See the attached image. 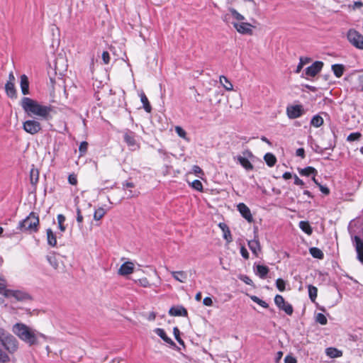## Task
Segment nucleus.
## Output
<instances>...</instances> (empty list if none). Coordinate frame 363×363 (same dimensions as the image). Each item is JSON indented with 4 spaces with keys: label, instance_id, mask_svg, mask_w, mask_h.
<instances>
[{
    "label": "nucleus",
    "instance_id": "1",
    "mask_svg": "<svg viewBox=\"0 0 363 363\" xmlns=\"http://www.w3.org/2000/svg\"><path fill=\"white\" fill-rule=\"evenodd\" d=\"M21 105L28 116H36L39 119L45 121L50 120L52 117L53 107L50 105H43L28 97H23Z\"/></svg>",
    "mask_w": 363,
    "mask_h": 363
},
{
    "label": "nucleus",
    "instance_id": "2",
    "mask_svg": "<svg viewBox=\"0 0 363 363\" xmlns=\"http://www.w3.org/2000/svg\"><path fill=\"white\" fill-rule=\"evenodd\" d=\"M18 349L16 338L0 327V363H9L11 361L9 354H14Z\"/></svg>",
    "mask_w": 363,
    "mask_h": 363
},
{
    "label": "nucleus",
    "instance_id": "3",
    "mask_svg": "<svg viewBox=\"0 0 363 363\" xmlns=\"http://www.w3.org/2000/svg\"><path fill=\"white\" fill-rule=\"evenodd\" d=\"M13 333L23 342L30 346L38 344V337L45 336L24 323H18L13 326Z\"/></svg>",
    "mask_w": 363,
    "mask_h": 363
},
{
    "label": "nucleus",
    "instance_id": "4",
    "mask_svg": "<svg viewBox=\"0 0 363 363\" xmlns=\"http://www.w3.org/2000/svg\"><path fill=\"white\" fill-rule=\"evenodd\" d=\"M38 225V216L35 213L31 212L25 219L19 223L18 228L22 231L36 232Z\"/></svg>",
    "mask_w": 363,
    "mask_h": 363
},
{
    "label": "nucleus",
    "instance_id": "5",
    "mask_svg": "<svg viewBox=\"0 0 363 363\" xmlns=\"http://www.w3.org/2000/svg\"><path fill=\"white\" fill-rule=\"evenodd\" d=\"M348 41L356 48L363 50V35L354 29H350L347 34Z\"/></svg>",
    "mask_w": 363,
    "mask_h": 363
},
{
    "label": "nucleus",
    "instance_id": "6",
    "mask_svg": "<svg viewBox=\"0 0 363 363\" xmlns=\"http://www.w3.org/2000/svg\"><path fill=\"white\" fill-rule=\"evenodd\" d=\"M41 124L35 119L27 120L23 123V129L28 133L35 135L41 130Z\"/></svg>",
    "mask_w": 363,
    "mask_h": 363
},
{
    "label": "nucleus",
    "instance_id": "7",
    "mask_svg": "<svg viewBox=\"0 0 363 363\" xmlns=\"http://www.w3.org/2000/svg\"><path fill=\"white\" fill-rule=\"evenodd\" d=\"M304 113L303 106L301 104L290 105L286 107V115L290 119L299 118Z\"/></svg>",
    "mask_w": 363,
    "mask_h": 363
},
{
    "label": "nucleus",
    "instance_id": "8",
    "mask_svg": "<svg viewBox=\"0 0 363 363\" xmlns=\"http://www.w3.org/2000/svg\"><path fill=\"white\" fill-rule=\"evenodd\" d=\"M274 303L280 310L284 311L287 315H291L293 313L294 309L292 306L286 302L282 296L279 294L276 295L274 297Z\"/></svg>",
    "mask_w": 363,
    "mask_h": 363
},
{
    "label": "nucleus",
    "instance_id": "9",
    "mask_svg": "<svg viewBox=\"0 0 363 363\" xmlns=\"http://www.w3.org/2000/svg\"><path fill=\"white\" fill-rule=\"evenodd\" d=\"M232 23L239 33L242 35L252 34V28L254 26L251 23L247 22H233Z\"/></svg>",
    "mask_w": 363,
    "mask_h": 363
},
{
    "label": "nucleus",
    "instance_id": "10",
    "mask_svg": "<svg viewBox=\"0 0 363 363\" xmlns=\"http://www.w3.org/2000/svg\"><path fill=\"white\" fill-rule=\"evenodd\" d=\"M323 63L320 61L313 62L311 66L306 69L305 74L307 77H315L319 73L323 67Z\"/></svg>",
    "mask_w": 363,
    "mask_h": 363
},
{
    "label": "nucleus",
    "instance_id": "11",
    "mask_svg": "<svg viewBox=\"0 0 363 363\" xmlns=\"http://www.w3.org/2000/svg\"><path fill=\"white\" fill-rule=\"evenodd\" d=\"M4 296L7 298L13 297L18 301H23L29 298V296L23 291L9 289H7L5 292Z\"/></svg>",
    "mask_w": 363,
    "mask_h": 363
},
{
    "label": "nucleus",
    "instance_id": "12",
    "mask_svg": "<svg viewBox=\"0 0 363 363\" xmlns=\"http://www.w3.org/2000/svg\"><path fill=\"white\" fill-rule=\"evenodd\" d=\"M238 210L248 222L251 223L253 220V218L250 208L243 203H240L238 205Z\"/></svg>",
    "mask_w": 363,
    "mask_h": 363
},
{
    "label": "nucleus",
    "instance_id": "13",
    "mask_svg": "<svg viewBox=\"0 0 363 363\" xmlns=\"http://www.w3.org/2000/svg\"><path fill=\"white\" fill-rule=\"evenodd\" d=\"M134 271V264L132 262H125L118 269V274L121 276H127L132 274Z\"/></svg>",
    "mask_w": 363,
    "mask_h": 363
},
{
    "label": "nucleus",
    "instance_id": "14",
    "mask_svg": "<svg viewBox=\"0 0 363 363\" xmlns=\"http://www.w3.org/2000/svg\"><path fill=\"white\" fill-rule=\"evenodd\" d=\"M354 244L357 253V258L363 264V240L359 237L354 236Z\"/></svg>",
    "mask_w": 363,
    "mask_h": 363
},
{
    "label": "nucleus",
    "instance_id": "15",
    "mask_svg": "<svg viewBox=\"0 0 363 363\" xmlns=\"http://www.w3.org/2000/svg\"><path fill=\"white\" fill-rule=\"evenodd\" d=\"M134 187L135 184L133 182H125L123 183V189L125 190L128 189L127 197L128 199L137 197L139 196L140 192L138 191H133L131 189Z\"/></svg>",
    "mask_w": 363,
    "mask_h": 363
},
{
    "label": "nucleus",
    "instance_id": "16",
    "mask_svg": "<svg viewBox=\"0 0 363 363\" xmlns=\"http://www.w3.org/2000/svg\"><path fill=\"white\" fill-rule=\"evenodd\" d=\"M248 247L252 251V252L256 256L258 257L259 252H261V246L258 240L254 239L248 241Z\"/></svg>",
    "mask_w": 363,
    "mask_h": 363
},
{
    "label": "nucleus",
    "instance_id": "17",
    "mask_svg": "<svg viewBox=\"0 0 363 363\" xmlns=\"http://www.w3.org/2000/svg\"><path fill=\"white\" fill-rule=\"evenodd\" d=\"M218 227L220 228L223 233V238L227 241L228 243L231 242L233 241V238L228 226L224 223H220L218 224Z\"/></svg>",
    "mask_w": 363,
    "mask_h": 363
},
{
    "label": "nucleus",
    "instance_id": "18",
    "mask_svg": "<svg viewBox=\"0 0 363 363\" xmlns=\"http://www.w3.org/2000/svg\"><path fill=\"white\" fill-rule=\"evenodd\" d=\"M20 86L21 92L23 95L29 94V82L28 78L26 74H22L21 76Z\"/></svg>",
    "mask_w": 363,
    "mask_h": 363
},
{
    "label": "nucleus",
    "instance_id": "19",
    "mask_svg": "<svg viewBox=\"0 0 363 363\" xmlns=\"http://www.w3.org/2000/svg\"><path fill=\"white\" fill-rule=\"evenodd\" d=\"M169 313L173 316H186L187 315V311L182 306L172 307Z\"/></svg>",
    "mask_w": 363,
    "mask_h": 363
},
{
    "label": "nucleus",
    "instance_id": "20",
    "mask_svg": "<svg viewBox=\"0 0 363 363\" xmlns=\"http://www.w3.org/2000/svg\"><path fill=\"white\" fill-rule=\"evenodd\" d=\"M170 273L173 278L180 283H184L187 279V274L184 271H172Z\"/></svg>",
    "mask_w": 363,
    "mask_h": 363
},
{
    "label": "nucleus",
    "instance_id": "21",
    "mask_svg": "<svg viewBox=\"0 0 363 363\" xmlns=\"http://www.w3.org/2000/svg\"><path fill=\"white\" fill-rule=\"evenodd\" d=\"M325 354L330 358H337L342 356V352L335 347H328L325 349Z\"/></svg>",
    "mask_w": 363,
    "mask_h": 363
},
{
    "label": "nucleus",
    "instance_id": "22",
    "mask_svg": "<svg viewBox=\"0 0 363 363\" xmlns=\"http://www.w3.org/2000/svg\"><path fill=\"white\" fill-rule=\"evenodd\" d=\"M46 234L48 244L51 247H55L57 245V238L54 232L50 228H48L46 230Z\"/></svg>",
    "mask_w": 363,
    "mask_h": 363
},
{
    "label": "nucleus",
    "instance_id": "23",
    "mask_svg": "<svg viewBox=\"0 0 363 363\" xmlns=\"http://www.w3.org/2000/svg\"><path fill=\"white\" fill-rule=\"evenodd\" d=\"M135 282L140 286H142L144 288H150L152 286L157 287L160 285V284H155L150 283L149 281V280L147 279V278H146V277H143V278L136 279V280H135Z\"/></svg>",
    "mask_w": 363,
    "mask_h": 363
},
{
    "label": "nucleus",
    "instance_id": "24",
    "mask_svg": "<svg viewBox=\"0 0 363 363\" xmlns=\"http://www.w3.org/2000/svg\"><path fill=\"white\" fill-rule=\"evenodd\" d=\"M219 82L226 91H230L233 90V84L226 77L223 75L220 76Z\"/></svg>",
    "mask_w": 363,
    "mask_h": 363
},
{
    "label": "nucleus",
    "instance_id": "25",
    "mask_svg": "<svg viewBox=\"0 0 363 363\" xmlns=\"http://www.w3.org/2000/svg\"><path fill=\"white\" fill-rule=\"evenodd\" d=\"M155 333L160 336L164 342L171 345H174V342L169 338L167 335L165 331L162 328H156L155 330Z\"/></svg>",
    "mask_w": 363,
    "mask_h": 363
},
{
    "label": "nucleus",
    "instance_id": "26",
    "mask_svg": "<svg viewBox=\"0 0 363 363\" xmlns=\"http://www.w3.org/2000/svg\"><path fill=\"white\" fill-rule=\"evenodd\" d=\"M14 84L15 83H6L5 85L6 93L10 98H16V91Z\"/></svg>",
    "mask_w": 363,
    "mask_h": 363
},
{
    "label": "nucleus",
    "instance_id": "27",
    "mask_svg": "<svg viewBox=\"0 0 363 363\" xmlns=\"http://www.w3.org/2000/svg\"><path fill=\"white\" fill-rule=\"evenodd\" d=\"M268 272V267L261 264L256 265V274H257L260 278L264 279Z\"/></svg>",
    "mask_w": 363,
    "mask_h": 363
},
{
    "label": "nucleus",
    "instance_id": "28",
    "mask_svg": "<svg viewBox=\"0 0 363 363\" xmlns=\"http://www.w3.org/2000/svg\"><path fill=\"white\" fill-rule=\"evenodd\" d=\"M139 96L140 98V101L143 105V108L145 110V111H147V113H150L151 111V106L149 103V101L146 96V95L145 94V93L143 91H141L140 94H139Z\"/></svg>",
    "mask_w": 363,
    "mask_h": 363
},
{
    "label": "nucleus",
    "instance_id": "29",
    "mask_svg": "<svg viewBox=\"0 0 363 363\" xmlns=\"http://www.w3.org/2000/svg\"><path fill=\"white\" fill-rule=\"evenodd\" d=\"M323 123L324 120L319 114L313 116L310 122L311 125L315 128L320 127L323 125Z\"/></svg>",
    "mask_w": 363,
    "mask_h": 363
},
{
    "label": "nucleus",
    "instance_id": "30",
    "mask_svg": "<svg viewBox=\"0 0 363 363\" xmlns=\"http://www.w3.org/2000/svg\"><path fill=\"white\" fill-rule=\"evenodd\" d=\"M238 160L246 170H252L253 169V165L247 158L242 156H238Z\"/></svg>",
    "mask_w": 363,
    "mask_h": 363
},
{
    "label": "nucleus",
    "instance_id": "31",
    "mask_svg": "<svg viewBox=\"0 0 363 363\" xmlns=\"http://www.w3.org/2000/svg\"><path fill=\"white\" fill-rule=\"evenodd\" d=\"M229 11L231 13V16L234 20H235V22H244V20L245 19V16L240 13L237 10L235 9L230 8L229 9Z\"/></svg>",
    "mask_w": 363,
    "mask_h": 363
},
{
    "label": "nucleus",
    "instance_id": "32",
    "mask_svg": "<svg viewBox=\"0 0 363 363\" xmlns=\"http://www.w3.org/2000/svg\"><path fill=\"white\" fill-rule=\"evenodd\" d=\"M299 228L307 235H311L313 233L312 228L308 221L301 220L299 222Z\"/></svg>",
    "mask_w": 363,
    "mask_h": 363
},
{
    "label": "nucleus",
    "instance_id": "33",
    "mask_svg": "<svg viewBox=\"0 0 363 363\" xmlns=\"http://www.w3.org/2000/svg\"><path fill=\"white\" fill-rule=\"evenodd\" d=\"M124 140L130 147H135L136 145L135 135L133 133H125Z\"/></svg>",
    "mask_w": 363,
    "mask_h": 363
},
{
    "label": "nucleus",
    "instance_id": "34",
    "mask_svg": "<svg viewBox=\"0 0 363 363\" xmlns=\"http://www.w3.org/2000/svg\"><path fill=\"white\" fill-rule=\"evenodd\" d=\"M299 173L302 176L308 177L311 174L315 176L318 173L317 170L313 167H307L299 170Z\"/></svg>",
    "mask_w": 363,
    "mask_h": 363
},
{
    "label": "nucleus",
    "instance_id": "35",
    "mask_svg": "<svg viewBox=\"0 0 363 363\" xmlns=\"http://www.w3.org/2000/svg\"><path fill=\"white\" fill-rule=\"evenodd\" d=\"M264 160L269 167H273L277 162L276 157L270 152L267 153L264 156Z\"/></svg>",
    "mask_w": 363,
    "mask_h": 363
},
{
    "label": "nucleus",
    "instance_id": "36",
    "mask_svg": "<svg viewBox=\"0 0 363 363\" xmlns=\"http://www.w3.org/2000/svg\"><path fill=\"white\" fill-rule=\"evenodd\" d=\"M30 183L35 185L39 179V172L38 169L32 168L30 172Z\"/></svg>",
    "mask_w": 363,
    "mask_h": 363
},
{
    "label": "nucleus",
    "instance_id": "37",
    "mask_svg": "<svg viewBox=\"0 0 363 363\" xmlns=\"http://www.w3.org/2000/svg\"><path fill=\"white\" fill-rule=\"evenodd\" d=\"M332 70L337 77H340L342 76L344 72V66L342 65H333L332 66Z\"/></svg>",
    "mask_w": 363,
    "mask_h": 363
},
{
    "label": "nucleus",
    "instance_id": "38",
    "mask_svg": "<svg viewBox=\"0 0 363 363\" xmlns=\"http://www.w3.org/2000/svg\"><path fill=\"white\" fill-rule=\"evenodd\" d=\"M48 261L54 269H58L59 262L55 254H50L48 256Z\"/></svg>",
    "mask_w": 363,
    "mask_h": 363
},
{
    "label": "nucleus",
    "instance_id": "39",
    "mask_svg": "<svg viewBox=\"0 0 363 363\" xmlns=\"http://www.w3.org/2000/svg\"><path fill=\"white\" fill-rule=\"evenodd\" d=\"M106 213V211L104 208L99 207L95 210L94 213V219L96 220H99L105 216Z\"/></svg>",
    "mask_w": 363,
    "mask_h": 363
},
{
    "label": "nucleus",
    "instance_id": "40",
    "mask_svg": "<svg viewBox=\"0 0 363 363\" xmlns=\"http://www.w3.org/2000/svg\"><path fill=\"white\" fill-rule=\"evenodd\" d=\"M308 295L311 300L314 302L318 295V289L315 286L312 285H308Z\"/></svg>",
    "mask_w": 363,
    "mask_h": 363
},
{
    "label": "nucleus",
    "instance_id": "41",
    "mask_svg": "<svg viewBox=\"0 0 363 363\" xmlns=\"http://www.w3.org/2000/svg\"><path fill=\"white\" fill-rule=\"evenodd\" d=\"M310 253L314 258L323 259L324 256L323 252L317 247L310 248Z\"/></svg>",
    "mask_w": 363,
    "mask_h": 363
},
{
    "label": "nucleus",
    "instance_id": "42",
    "mask_svg": "<svg viewBox=\"0 0 363 363\" xmlns=\"http://www.w3.org/2000/svg\"><path fill=\"white\" fill-rule=\"evenodd\" d=\"M58 227L61 232H65L66 230V226L64 225L65 221V217L62 214H59L57 217Z\"/></svg>",
    "mask_w": 363,
    "mask_h": 363
},
{
    "label": "nucleus",
    "instance_id": "43",
    "mask_svg": "<svg viewBox=\"0 0 363 363\" xmlns=\"http://www.w3.org/2000/svg\"><path fill=\"white\" fill-rule=\"evenodd\" d=\"M286 282L282 279H277L276 281V286L279 291H284L286 289Z\"/></svg>",
    "mask_w": 363,
    "mask_h": 363
},
{
    "label": "nucleus",
    "instance_id": "44",
    "mask_svg": "<svg viewBox=\"0 0 363 363\" xmlns=\"http://www.w3.org/2000/svg\"><path fill=\"white\" fill-rule=\"evenodd\" d=\"M250 298L255 303L259 304V306H261L262 307H263L264 308H267L269 307V305L267 302H265L264 301H262V299H260L259 297H257L256 296H252L250 297Z\"/></svg>",
    "mask_w": 363,
    "mask_h": 363
},
{
    "label": "nucleus",
    "instance_id": "45",
    "mask_svg": "<svg viewBox=\"0 0 363 363\" xmlns=\"http://www.w3.org/2000/svg\"><path fill=\"white\" fill-rule=\"evenodd\" d=\"M315 321L320 323V325H326L328 323L327 318L323 313H318L315 316Z\"/></svg>",
    "mask_w": 363,
    "mask_h": 363
},
{
    "label": "nucleus",
    "instance_id": "46",
    "mask_svg": "<svg viewBox=\"0 0 363 363\" xmlns=\"http://www.w3.org/2000/svg\"><path fill=\"white\" fill-rule=\"evenodd\" d=\"M175 131L180 138L189 141V138L186 137V132L182 127L176 126Z\"/></svg>",
    "mask_w": 363,
    "mask_h": 363
},
{
    "label": "nucleus",
    "instance_id": "47",
    "mask_svg": "<svg viewBox=\"0 0 363 363\" xmlns=\"http://www.w3.org/2000/svg\"><path fill=\"white\" fill-rule=\"evenodd\" d=\"M361 136L362 135L359 132L352 133L347 136V140L349 142L357 141L360 139Z\"/></svg>",
    "mask_w": 363,
    "mask_h": 363
},
{
    "label": "nucleus",
    "instance_id": "48",
    "mask_svg": "<svg viewBox=\"0 0 363 363\" xmlns=\"http://www.w3.org/2000/svg\"><path fill=\"white\" fill-rule=\"evenodd\" d=\"M6 280L1 276H0V294L5 295V292L7 291L6 289Z\"/></svg>",
    "mask_w": 363,
    "mask_h": 363
},
{
    "label": "nucleus",
    "instance_id": "49",
    "mask_svg": "<svg viewBox=\"0 0 363 363\" xmlns=\"http://www.w3.org/2000/svg\"><path fill=\"white\" fill-rule=\"evenodd\" d=\"M191 186L192 188H194V189L199 191H203V184L202 183L198 180V179H196L194 181L192 182L191 183Z\"/></svg>",
    "mask_w": 363,
    "mask_h": 363
},
{
    "label": "nucleus",
    "instance_id": "50",
    "mask_svg": "<svg viewBox=\"0 0 363 363\" xmlns=\"http://www.w3.org/2000/svg\"><path fill=\"white\" fill-rule=\"evenodd\" d=\"M88 149V143L85 141H83L80 143L79 150L80 152V155H84Z\"/></svg>",
    "mask_w": 363,
    "mask_h": 363
},
{
    "label": "nucleus",
    "instance_id": "51",
    "mask_svg": "<svg viewBox=\"0 0 363 363\" xmlns=\"http://www.w3.org/2000/svg\"><path fill=\"white\" fill-rule=\"evenodd\" d=\"M173 333H174V335L175 337V339L177 340V342L179 344H182L183 345L184 342H183V340L179 337L180 332H179V330L178 329V328L174 327V329H173Z\"/></svg>",
    "mask_w": 363,
    "mask_h": 363
},
{
    "label": "nucleus",
    "instance_id": "52",
    "mask_svg": "<svg viewBox=\"0 0 363 363\" xmlns=\"http://www.w3.org/2000/svg\"><path fill=\"white\" fill-rule=\"evenodd\" d=\"M101 57H102L103 62L105 65H107L109 63L111 57H110V55H109L108 52L104 51Z\"/></svg>",
    "mask_w": 363,
    "mask_h": 363
},
{
    "label": "nucleus",
    "instance_id": "53",
    "mask_svg": "<svg viewBox=\"0 0 363 363\" xmlns=\"http://www.w3.org/2000/svg\"><path fill=\"white\" fill-rule=\"evenodd\" d=\"M239 279L248 285H252L253 283L252 279L246 275H241L240 276Z\"/></svg>",
    "mask_w": 363,
    "mask_h": 363
},
{
    "label": "nucleus",
    "instance_id": "54",
    "mask_svg": "<svg viewBox=\"0 0 363 363\" xmlns=\"http://www.w3.org/2000/svg\"><path fill=\"white\" fill-rule=\"evenodd\" d=\"M68 182L72 185H76L77 184V176L74 174H69L68 177Z\"/></svg>",
    "mask_w": 363,
    "mask_h": 363
},
{
    "label": "nucleus",
    "instance_id": "55",
    "mask_svg": "<svg viewBox=\"0 0 363 363\" xmlns=\"http://www.w3.org/2000/svg\"><path fill=\"white\" fill-rule=\"evenodd\" d=\"M77 221L79 225H81L83 222V216L79 207L77 208Z\"/></svg>",
    "mask_w": 363,
    "mask_h": 363
},
{
    "label": "nucleus",
    "instance_id": "56",
    "mask_svg": "<svg viewBox=\"0 0 363 363\" xmlns=\"http://www.w3.org/2000/svg\"><path fill=\"white\" fill-rule=\"evenodd\" d=\"M284 363H297V360L294 357L287 355L284 358Z\"/></svg>",
    "mask_w": 363,
    "mask_h": 363
},
{
    "label": "nucleus",
    "instance_id": "57",
    "mask_svg": "<svg viewBox=\"0 0 363 363\" xmlns=\"http://www.w3.org/2000/svg\"><path fill=\"white\" fill-rule=\"evenodd\" d=\"M240 254L243 258H245L246 259H247L249 258V253H248L247 249L244 246H242L240 247Z\"/></svg>",
    "mask_w": 363,
    "mask_h": 363
},
{
    "label": "nucleus",
    "instance_id": "58",
    "mask_svg": "<svg viewBox=\"0 0 363 363\" xmlns=\"http://www.w3.org/2000/svg\"><path fill=\"white\" fill-rule=\"evenodd\" d=\"M203 303L206 306H211L213 305V300L211 297H206L203 300Z\"/></svg>",
    "mask_w": 363,
    "mask_h": 363
},
{
    "label": "nucleus",
    "instance_id": "59",
    "mask_svg": "<svg viewBox=\"0 0 363 363\" xmlns=\"http://www.w3.org/2000/svg\"><path fill=\"white\" fill-rule=\"evenodd\" d=\"M294 184L296 185H298V186H303L304 185V182H303V180L299 179L297 175L295 174L294 176Z\"/></svg>",
    "mask_w": 363,
    "mask_h": 363
},
{
    "label": "nucleus",
    "instance_id": "60",
    "mask_svg": "<svg viewBox=\"0 0 363 363\" xmlns=\"http://www.w3.org/2000/svg\"><path fill=\"white\" fill-rule=\"evenodd\" d=\"M296 155L298 157L303 158L305 157V150L303 148H298L296 150Z\"/></svg>",
    "mask_w": 363,
    "mask_h": 363
},
{
    "label": "nucleus",
    "instance_id": "61",
    "mask_svg": "<svg viewBox=\"0 0 363 363\" xmlns=\"http://www.w3.org/2000/svg\"><path fill=\"white\" fill-rule=\"evenodd\" d=\"M318 187L323 194H324L325 195H328L330 194V190L327 186H323L320 184V185H319Z\"/></svg>",
    "mask_w": 363,
    "mask_h": 363
},
{
    "label": "nucleus",
    "instance_id": "62",
    "mask_svg": "<svg viewBox=\"0 0 363 363\" xmlns=\"http://www.w3.org/2000/svg\"><path fill=\"white\" fill-rule=\"evenodd\" d=\"M15 77L12 72H11L9 74V79L6 83H15Z\"/></svg>",
    "mask_w": 363,
    "mask_h": 363
},
{
    "label": "nucleus",
    "instance_id": "63",
    "mask_svg": "<svg viewBox=\"0 0 363 363\" xmlns=\"http://www.w3.org/2000/svg\"><path fill=\"white\" fill-rule=\"evenodd\" d=\"M303 63L302 62V60H299V63L296 67V73H299L301 72V70L302 69L303 67Z\"/></svg>",
    "mask_w": 363,
    "mask_h": 363
},
{
    "label": "nucleus",
    "instance_id": "64",
    "mask_svg": "<svg viewBox=\"0 0 363 363\" xmlns=\"http://www.w3.org/2000/svg\"><path fill=\"white\" fill-rule=\"evenodd\" d=\"M363 6V4L362 1H355L353 5V9H359L361 8Z\"/></svg>",
    "mask_w": 363,
    "mask_h": 363
}]
</instances>
